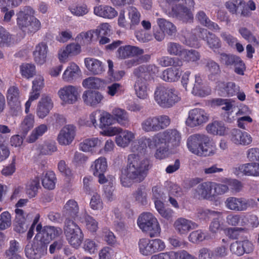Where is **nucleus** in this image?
<instances>
[{
  "mask_svg": "<svg viewBox=\"0 0 259 259\" xmlns=\"http://www.w3.org/2000/svg\"><path fill=\"white\" fill-rule=\"evenodd\" d=\"M208 120V116L203 110L196 108L190 111L186 123L190 127H194L203 124Z\"/></svg>",
  "mask_w": 259,
  "mask_h": 259,
  "instance_id": "11",
  "label": "nucleus"
},
{
  "mask_svg": "<svg viewBox=\"0 0 259 259\" xmlns=\"http://www.w3.org/2000/svg\"><path fill=\"white\" fill-rule=\"evenodd\" d=\"M25 254L29 259H40L44 255V249L42 247L36 245L28 244L26 246Z\"/></svg>",
  "mask_w": 259,
  "mask_h": 259,
  "instance_id": "36",
  "label": "nucleus"
},
{
  "mask_svg": "<svg viewBox=\"0 0 259 259\" xmlns=\"http://www.w3.org/2000/svg\"><path fill=\"white\" fill-rule=\"evenodd\" d=\"M48 130V126L41 124L36 127L31 132L30 135L26 139V142L32 143L35 142L40 137L42 136Z\"/></svg>",
  "mask_w": 259,
  "mask_h": 259,
  "instance_id": "43",
  "label": "nucleus"
},
{
  "mask_svg": "<svg viewBox=\"0 0 259 259\" xmlns=\"http://www.w3.org/2000/svg\"><path fill=\"white\" fill-rule=\"evenodd\" d=\"M244 6V2L242 0H233L226 3L225 6L230 12L233 14H239L241 8Z\"/></svg>",
  "mask_w": 259,
  "mask_h": 259,
  "instance_id": "48",
  "label": "nucleus"
},
{
  "mask_svg": "<svg viewBox=\"0 0 259 259\" xmlns=\"http://www.w3.org/2000/svg\"><path fill=\"white\" fill-rule=\"evenodd\" d=\"M15 211L16 214L15 231L19 233H23L27 230L28 227L26 220L30 219L31 214H27L25 218L24 215V211L22 209L16 208Z\"/></svg>",
  "mask_w": 259,
  "mask_h": 259,
  "instance_id": "23",
  "label": "nucleus"
},
{
  "mask_svg": "<svg viewBox=\"0 0 259 259\" xmlns=\"http://www.w3.org/2000/svg\"><path fill=\"white\" fill-rule=\"evenodd\" d=\"M48 47L46 43L41 42L38 44L33 51L34 59L36 63L42 64L46 62Z\"/></svg>",
  "mask_w": 259,
  "mask_h": 259,
  "instance_id": "32",
  "label": "nucleus"
},
{
  "mask_svg": "<svg viewBox=\"0 0 259 259\" xmlns=\"http://www.w3.org/2000/svg\"><path fill=\"white\" fill-rule=\"evenodd\" d=\"M53 106V103L51 98L48 95H42L37 105V115L40 118H45L49 114Z\"/></svg>",
  "mask_w": 259,
  "mask_h": 259,
  "instance_id": "22",
  "label": "nucleus"
},
{
  "mask_svg": "<svg viewBox=\"0 0 259 259\" xmlns=\"http://www.w3.org/2000/svg\"><path fill=\"white\" fill-rule=\"evenodd\" d=\"M149 169V161L141 155L130 154L127 164L121 171L120 182L124 187H129L134 183H139L144 180Z\"/></svg>",
  "mask_w": 259,
  "mask_h": 259,
  "instance_id": "1",
  "label": "nucleus"
},
{
  "mask_svg": "<svg viewBox=\"0 0 259 259\" xmlns=\"http://www.w3.org/2000/svg\"><path fill=\"white\" fill-rule=\"evenodd\" d=\"M63 231L68 243L74 248H78L83 241V234L74 221H65Z\"/></svg>",
  "mask_w": 259,
  "mask_h": 259,
  "instance_id": "6",
  "label": "nucleus"
},
{
  "mask_svg": "<svg viewBox=\"0 0 259 259\" xmlns=\"http://www.w3.org/2000/svg\"><path fill=\"white\" fill-rule=\"evenodd\" d=\"M79 206L76 201L73 199L68 200L63 207V215L65 221L74 220L78 217Z\"/></svg>",
  "mask_w": 259,
  "mask_h": 259,
  "instance_id": "25",
  "label": "nucleus"
},
{
  "mask_svg": "<svg viewBox=\"0 0 259 259\" xmlns=\"http://www.w3.org/2000/svg\"><path fill=\"white\" fill-rule=\"evenodd\" d=\"M253 249V244L248 240L236 241L230 245V251L237 256L242 255L245 253H249Z\"/></svg>",
  "mask_w": 259,
  "mask_h": 259,
  "instance_id": "17",
  "label": "nucleus"
},
{
  "mask_svg": "<svg viewBox=\"0 0 259 259\" xmlns=\"http://www.w3.org/2000/svg\"><path fill=\"white\" fill-rule=\"evenodd\" d=\"M213 183L205 182L197 185L192 191V195L194 198L202 200L207 199L213 196Z\"/></svg>",
  "mask_w": 259,
  "mask_h": 259,
  "instance_id": "12",
  "label": "nucleus"
},
{
  "mask_svg": "<svg viewBox=\"0 0 259 259\" xmlns=\"http://www.w3.org/2000/svg\"><path fill=\"white\" fill-rule=\"evenodd\" d=\"M107 94L111 96L120 95L124 91L123 87L119 83H112L107 87Z\"/></svg>",
  "mask_w": 259,
  "mask_h": 259,
  "instance_id": "57",
  "label": "nucleus"
},
{
  "mask_svg": "<svg viewBox=\"0 0 259 259\" xmlns=\"http://www.w3.org/2000/svg\"><path fill=\"white\" fill-rule=\"evenodd\" d=\"M58 95L64 103L72 104L77 101L78 93L75 87L69 85L61 88Z\"/></svg>",
  "mask_w": 259,
  "mask_h": 259,
  "instance_id": "16",
  "label": "nucleus"
},
{
  "mask_svg": "<svg viewBox=\"0 0 259 259\" xmlns=\"http://www.w3.org/2000/svg\"><path fill=\"white\" fill-rule=\"evenodd\" d=\"M33 14V10L29 7H25L23 10L17 14V24L19 28L23 32H26V28L31 20L32 14Z\"/></svg>",
  "mask_w": 259,
  "mask_h": 259,
  "instance_id": "20",
  "label": "nucleus"
},
{
  "mask_svg": "<svg viewBox=\"0 0 259 259\" xmlns=\"http://www.w3.org/2000/svg\"><path fill=\"white\" fill-rule=\"evenodd\" d=\"M39 187V181L37 178L30 182L27 185L26 189L27 194L29 195V197H33L36 195Z\"/></svg>",
  "mask_w": 259,
  "mask_h": 259,
  "instance_id": "60",
  "label": "nucleus"
},
{
  "mask_svg": "<svg viewBox=\"0 0 259 259\" xmlns=\"http://www.w3.org/2000/svg\"><path fill=\"white\" fill-rule=\"evenodd\" d=\"M12 36L7 30L0 25V47L9 46L12 42Z\"/></svg>",
  "mask_w": 259,
  "mask_h": 259,
  "instance_id": "52",
  "label": "nucleus"
},
{
  "mask_svg": "<svg viewBox=\"0 0 259 259\" xmlns=\"http://www.w3.org/2000/svg\"><path fill=\"white\" fill-rule=\"evenodd\" d=\"M113 119L120 125L127 127L129 125L130 120L128 113L123 109L115 108L112 111Z\"/></svg>",
  "mask_w": 259,
  "mask_h": 259,
  "instance_id": "29",
  "label": "nucleus"
},
{
  "mask_svg": "<svg viewBox=\"0 0 259 259\" xmlns=\"http://www.w3.org/2000/svg\"><path fill=\"white\" fill-rule=\"evenodd\" d=\"M82 98L86 105L96 107L101 102L104 96L98 91L87 90L83 93Z\"/></svg>",
  "mask_w": 259,
  "mask_h": 259,
  "instance_id": "19",
  "label": "nucleus"
},
{
  "mask_svg": "<svg viewBox=\"0 0 259 259\" xmlns=\"http://www.w3.org/2000/svg\"><path fill=\"white\" fill-rule=\"evenodd\" d=\"M76 134V127L73 124L64 126L60 131L57 140L62 145H68L74 140Z\"/></svg>",
  "mask_w": 259,
  "mask_h": 259,
  "instance_id": "15",
  "label": "nucleus"
},
{
  "mask_svg": "<svg viewBox=\"0 0 259 259\" xmlns=\"http://www.w3.org/2000/svg\"><path fill=\"white\" fill-rule=\"evenodd\" d=\"M190 75L189 71L186 72L182 76L181 82L186 91H192L194 85V81L192 78L190 77Z\"/></svg>",
  "mask_w": 259,
  "mask_h": 259,
  "instance_id": "62",
  "label": "nucleus"
},
{
  "mask_svg": "<svg viewBox=\"0 0 259 259\" xmlns=\"http://www.w3.org/2000/svg\"><path fill=\"white\" fill-rule=\"evenodd\" d=\"M183 50V47L179 43L170 42L167 46V51L170 55L181 57Z\"/></svg>",
  "mask_w": 259,
  "mask_h": 259,
  "instance_id": "53",
  "label": "nucleus"
},
{
  "mask_svg": "<svg viewBox=\"0 0 259 259\" xmlns=\"http://www.w3.org/2000/svg\"><path fill=\"white\" fill-rule=\"evenodd\" d=\"M146 139L145 141L139 140L137 142H134L132 146V150L133 152L132 154L138 155L144 157V154L146 149V144L148 143Z\"/></svg>",
  "mask_w": 259,
  "mask_h": 259,
  "instance_id": "46",
  "label": "nucleus"
},
{
  "mask_svg": "<svg viewBox=\"0 0 259 259\" xmlns=\"http://www.w3.org/2000/svg\"><path fill=\"white\" fill-rule=\"evenodd\" d=\"M40 26L41 24L39 21L32 16L26 28V32L34 33L40 29Z\"/></svg>",
  "mask_w": 259,
  "mask_h": 259,
  "instance_id": "63",
  "label": "nucleus"
},
{
  "mask_svg": "<svg viewBox=\"0 0 259 259\" xmlns=\"http://www.w3.org/2000/svg\"><path fill=\"white\" fill-rule=\"evenodd\" d=\"M63 233L60 227L46 226L40 232V241L44 244L48 243L56 237L60 236Z\"/></svg>",
  "mask_w": 259,
  "mask_h": 259,
  "instance_id": "18",
  "label": "nucleus"
},
{
  "mask_svg": "<svg viewBox=\"0 0 259 259\" xmlns=\"http://www.w3.org/2000/svg\"><path fill=\"white\" fill-rule=\"evenodd\" d=\"M80 44L79 43H71L59 54V59L64 61L69 56H76L81 52Z\"/></svg>",
  "mask_w": 259,
  "mask_h": 259,
  "instance_id": "31",
  "label": "nucleus"
},
{
  "mask_svg": "<svg viewBox=\"0 0 259 259\" xmlns=\"http://www.w3.org/2000/svg\"><path fill=\"white\" fill-rule=\"evenodd\" d=\"M90 194L92 195L90 201L91 208L94 210L101 209L103 206V203L100 195L94 191H92V194L91 193Z\"/></svg>",
  "mask_w": 259,
  "mask_h": 259,
  "instance_id": "61",
  "label": "nucleus"
},
{
  "mask_svg": "<svg viewBox=\"0 0 259 259\" xmlns=\"http://www.w3.org/2000/svg\"><path fill=\"white\" fill-rule=\"evenodd\" d=\"M144 53L142 49L137 47L130 45L120 47L117 51V57L120 59H125L136 55H141Z\"/></svg>",
  "mask_w": 259,
  "mask_h": 259,
  "instance_id": "27",
  "label": "nucleus"
},
{
  "mask_svg": "<svg viewBox=\"0 0 259 259\" xmlns=\"http://www.w3.org/2000/svg\"><path fill=\"white\" fill-rule=\"evenodd\" d=\"M230 138L233 143L238 145H249L252 141V138L249 134L237 128H234L231 131Z\"/></svg>",
  "mask_w": 259,
  "mask_h": 259,
  "instance_id": "21",
  "label": "nucleus"
},
{
  "mask_svg": "<svg viewBox=\"0 0 259 259\" xmlns=\"http://www.w3.org/2000/svg\"><path fill=\"white\" fill-rule=\"evenodd\" d=\"M94 14L104 18L112 19L117 15L114 8L108 6L100 5L94 9Z\"/></svg>",
  "mask_w": 259,
  "mask_h": 259,
  "instance_id": "30",
  "label": "nucleus"
},
{
  "mask_svg": "<svg viewBox=\"0 0 259 259\" xmlns=\"http://www.w3.org/2000/svg\"><path fill=\"white\" fill-rule=\"evenodd\" d=\"M181 140L180 133L176 129H167L162 132L155 134L152 138L146 140L150 148H154L161 144L172 146H178Z\"/></svg>",
  "mask_w": 259,
  "mask_h": 259,
  "instance_id": "3",
  "label": "nucleus"
},
{
  "mask_svg": "<svg viewBox=\"0 0 259 259\" xmlns=\"http://www.w3.org/2000/svg\"><path fill=\"white\" fill-rule=\"evenodd\" d=\"M206 130L209 133L220 136L224 135L227 132L224 124L218 121L208 124L206 126Z\"/></svg>",
  "mask_w": 259,
  "mask_h": 259,
  "instance_id": "41",
  "label": "nucleus"
},
{
  "mask_svg": "<svg viewBox=\"0 0 259 259\" xmlns=\"http://www.w3.org/2000/svg\"><path fill=\"white\" fill-rule=\"evenodd\" d=\"M183 60L186 62H196L200 58L199 53L195 50H188L184 49L181 56Z\"/></svg>",
  "mask_w": 259,
  "mask_h": 259,
  "instance_id": "45",
  "label": "nucleus"
},
{
  "mask_svg": "<svg viewBox=\"0 0 259 259\" xmlns=\"http://www.w3.org/2000/svg\"><path fill=\"white\" fill-rule=\"evenodd\" d=\"M209 139L203 134H196L190 136L187 139V147L193 153L200 156H207L209 154L207 144Z\"/></svg>",
  "mask_w": 259,
  "mask_h": 259,
  "instance_id": "7",
  "label": "nucleus"
},
{
  "mask_svg": "<svg viewBox=\"0 0 259 259\" xmlns=\"http://www.w3.org/2000/svg\"><path fill=\"white\" fill-rule=\"evenodd\" d=\"M80 73L79 67L74 63H71L65 70L62 78L65 81H71L77 78Z\"/></svg>",
  "mask_w": 259,
  "mask_h": 259,
  "instance_id": "35",
  "label": "nucleus"
},
{
  "mask_svg": "<svg viewBox=\"0 0 259 259\" xmlns=\"http://www.w3.org/2000/svg\"><path fill=\"white\" fill-rule=\"evenodd\" d=\"M205 234L201 230H197L192 232L189 236L190 241L193 243L201 242L205 239Z\"/></svg>",
  "mask_w": 259,
  "mask_h": 259,
  "instance_id": "64",
  "label": "nucleus"
},
{
  "mask_svg": "<svg viewBox=\"0 0 259 259\" xmlns=\"http://www.w3.org/2000/svg\"><path fill=\"white\" fill-rule=\"evenodd\" d=\"M181 75V71L179 68L170 67L163 71L162 78L167 82L177 81Z\"/></svg>",
  "mask_w": 259,
  "mask_h": 259,
  "instance_id": "39",
  "label": "nucleus"
},
{
  "mask_svg": "<svg viewBox=\"0 0 259 259\" xmlns=\"http://www.w3.org/2000/svg\"><path fill=\"white\" fill-rule=\"evenodd\" d=\"M196 19L202 25L213 30H219L218 25L211 22L203 11H199L196 15Z\"/></svg>",
  "mask_w": 259,
  "mask_h": 259,
  "instance_id": "38",
  "label": "nucleus"
},
{
  "mask_svg": "<svg viewBox=\"0 0 259 259\" xmlns=\"http://www.w3.org/2000/svg\"><path fill=\"white\" fill-rule=\"evenodd\" d=\"M157 22L160 29L165 35L172 36L176 34L177 27L172 22L163 18L158 19Z\"/></svg>",
  "mask_w": 259,
  "mask_h": 259,
  "instance_id": "34",
  "label": "nucleus"
},
{
  "mask_svg": "<svg viewBox=\"0 0 259 259\" xmlns=\"http://www.w3.org/2000/svg\"><path fill=\"white\" fill-rule=\"evenodd\" d=\"M128 15L130 20V28L134 29L135 26L138 25L140 22V13L136 8L130 7L128 8Z\"/></svg>",
  "mask_w": 259,
  "mask_h": 259,
  "instance_id": "44",
  "label": "nucleus"
},
{
  "mask_svg": "<svg viewBox=\"0 0 259 259\" xmlns=\"http://www.w3.org/2000/svg\"><path fill=\"white\" fill-rule=\"evenodd\" d=\"M95 171L94 175L99 173L105 172L107 168L106 159L104 157H100L95 161Z\"/></svg>",
  "mask_w": 259,
  "mask_h": 259,
  "instance_id": "58",
  "label": "nucleus"
},
{
  "mask_svg": "<svg viewBox=\"0 0 259 259\" xmlns=\"http://www.w3.org/2000/svg\"><path fill=\"white\" fill-rule=\"evenodd\" d=\"M225 203L227 208L231 210L239 211L244 210V198H243L231 197L227 198Z\"/></svg>",
  "mask_w": 259,
  "mask_h": 259,
  "instance_id": "37",
  "label": "nucleus"
},
{
  "mask_svg": "<svg viewBox=\"0 0 259 259\" xmlns=\"http://www.w3.org/2000/svg\"><path fill=\"white\" fill-rule=\"evenodd\" d=\"M109 24L108 23H102L95 30H91L87 32L80 33L76 38V40L81 45H85L90 43L94 34L97 37L101 34L105 35L108 30Z\"/></svg>",
  "mask_w": 259,
  "mask_h": 259,
  "instance_id": "10",
  "label": "nucleus"
},
{
  "mask_svg": "<svg viewBox=\"0 0 259 259\" xmlns=\"http://www.w3.org/2000/svg\"><path fill=\"white\" fill-rule=\"evenodd\" d=\"M84 64L87 69L94 75L101 74L105 71L103 63L97 59L86 58L84 59Z\"/></svg>",
  "mask_w": 259,
  "mask_h": 259,
  "instance_id": "24",
  "label": "nucleus"
},
{
  "mask_svg": "<svg viewBox=\"0 0 259 259\" xmlns=\"http://www.w3.org/2000/svg\"><path fill=\"white\" fill-rule=\"evenodd\" d=\"M20 95V91L16 85L10 87L7 90L6 98L10 108V112L12 116H17L21 111L19 100Z\"/></svg>",
  "mask_w": 259,
  "mask_h": 259,
  "instance_id": "9",
  "label": "nucleus"
},
{
  "mask_svg": "<svg viewBox=\"0 0 259 259\" xmlns=\"http://www.w3.org/2000/svg\"><path fill=\"white\" fill-rule=\"evenodd\" d=\"M20 69L21 75L26 78L32 77L35 73V67L32 64L23 63Z\"/></svg>",
  "mask_w": 259,
  "mask_h": 259,
  "instance_id": "51",
  "label": "nucleus"
},
{
  "mask_svg": "<svg viewBox=\"0 0 259 259\" xmlns=\"http://www.w3.org/2000/svg\"><path fill=\"white\" fill-rule=\"evenodd\" d=\"M139 246L140 252L145 255H148L153 253L151 247V240L142 238L139 242Z\"/></svg>",
  "mask_w": 259,
  "mask_h": 259,
  "instance_id": "50",
  "label": "nucleus"
},
{
  "mask_svg": "<svg viewBox=\"0 0 259 259\" xmlns=\"http://www.w3.org/2000/svg\"><path fill=\"white\" fill-rule=\"evenodd\" d=\"M100 143L98 138L86 139L80 144V149L84 152L92 151L93 149L100 145Z\"/></svg>",
  "mask_w": 259,
  "mask_h": 259,
  "instance_id": "49",
  "label": "nucleus"
},
{
  "mask_svg": "<svg viewBox=\"0 0 259 259\" xmlns=\"http://www.w3.org/2000/svg\"><path fill=\"white\" fill-rule=\"evenodd\" d=\"M154 99L161 108H169L179 102L181 97L179 92L174 88L159 86L155 89Z\"/></svg>",
  "mask_w": 259,
  "mask_h": 259,
  "instance_id": "2",
  "label": "nucleus"
},
{
  "mask_svg": "<svg viewBox=\"0 0 259 259\" xmlns=\"http://www.w3.org/2000/svg\"><path fill=\"white\" fill-rule=\"evenodd\" d=\"M148 84L145 81L137 80L135 84V90L137 97L142 99H146L148 96Z\"/></svg>",
  "mask_w": 259,
  "mask_h": 259,
  "instance_id": "42",
  "label": "nucleus"
},
{
  "mask_svg": "<svg viewBox=\"0 0 259 259\" xmlns=\"http://www.w3.org/2000/svg\"><path fill=\"white\" fill-rule=\"evenodd\" d=\"M12 224L11 215L8 211H4L0 214V230L9 228Z\"/></svg>",
  "mask_w": 259,
  "mask_h": 259,
  "instance_id": "55",
  "label": "nucleus"
},
{
  "mask_svg": "<svg viewBox=\"0 0 259 259\" xmlns=\"http://www.w3.org/2000/svg\"><path fill=\"white\" fill-rule=\"evenodd\" d=\"M217 215H220V212L202 208H199L197 210V216L200 220H208Z\"/></svg>",
  "mask_w": 259,
  "mask_h": 259,
  "instance_id": "56",
  "label": "nucleus"
},
{
  "mask_svg": "<svg viewBox=\"0 0 259 259\" xmlns=\"http://www.w3.org/2000/svg\"><path fill=\"white\" fill-rule=\"evenodd\" d=\"M185 5V0L176 2L171 4L170 15L174 18L184 23H191L193 22L194 16L192 12Z\"/></svg>",
  "mask_w": 259,
  "mask_h": 259,
  "instance_id": "8",
  "label": "nucleus"
},
{
  "mask_svg": "<svg viewBox=\"0 0 259 259\" xmlns=\"http://www.w3.org/2000/svg\"><path fill=\"white\" fill-rule=\"evenodd\" d=\"M105 81L100 78L90 76L83 80L82 86L87 89H99L103 87Z\"/></svg>",
  "mask_w": 259,
  "mask_h": 259,
  "instance_id": "40",
  "label": "nucleus"
},
{
  "mask_svg": "<svg viewBox=\"0 0 259 259\" xmlns=\"http://www.w3.org/2000/svg\"><path fill=\"white\" fill-rule=\"evenodd\" d=\"M137 223L140 228L147 232L151 238L160 235V225L157 219L151 213H142L138 218Z\"/></svg>",
  "mask_w": 259,
  "mask_h": 259,
  "instance_id": "5",
  "label": "nucleus"
},
{
  "mask_svg": "<svg viewBox=\"0 0 259 259\" xmlns=\"http://www.w3.org/2000/svg\"><path fill=\"white\" fill-rule=\"evenodd\" d=\"M174 227L178 234L186 235L190 231L196 229L198 225L191 220L184 218H179L175 221Z\"/></svg>",
  "mask_w": 259,
  "mask_h": 259,
  "instance_id": "14",
  "label": "nucleus"
},
{
  "mask_svg": "<svg viewBox=\"0 0 259 259\" xmlns=\"http://www.w3.org/2000/svg\"><path fill=\"white\" fill-rule=\"evenodd\" d=\"M34 124V118L32 114H28L24 117L20 125L21 130L24 136L33 128Z\"/></svg>",
  "mask_w": 259,
  "mask_h": 259,
  "instance_id": "47",
  "label": "nucleus"
},
{
  "mask_svg": "<svg viewBox=\"0 0 259 259\" xmlns=\"http://www.w3.org/2000/svg\"><path fill=\"white\" fill-rule=\"evenodd\" d=\"M38 148L40 152L44 155L51 154L57 150L55 144L53 142H47L43 145H39Z\"/></svg>",
  "mask_w": 259,
  "mask_h": 259,
  "instance_id": "59",
  "label": "nucleus"
},
{
  "mask_svg": "<svg viewBox=\"0 0 259 259\" xmlns=\"http://www.w3.org/2000/svg\"><path fill=\"white\" fill-rule=\"evenodd\" d=\"M219 88L222 92L221 95L228 97H233L236 95L240 90L239 87L233 82H221L219 84Z\"/></svg>",
  "mask_w": 259,
  "mask_h": 259,
  "instance_id": "33",
  "label": "nucleus"
},
{
  "mask_svg": "<svg viewBox=\"0 0 259 259\" xmlns=\"http://www.w3.org/2000/svg\"><path fill=\"white\" fill-rule=\"evenodd\" d=\"M55 176L54 172H48L42 180V184L47 189H53L55 188Z\"/></svg>",
  "mask_w": 259,
  "mask_h": 259,
  "instance_id": "54",
  "label": "nucleus"
},
{
  "mask_svg": "<svg viewBox=\"0 0 259 259\" xmlns=\"http://www.w3.org/2000/svg\"><path fill=\"white\" fill-rule=\"evenodd\" d=\"M170 121L169 117L166 115L149 116L142 121L141 126L146 133L157 132L168 127Z\"/></svg>",
  "mask_w": 259,
  "mask_h": 259,
  "instance_id": "4",
  "label": "nucleus"
},
{
  "mask_svg": "<svg viewBox=\"0 0 259 259\" xmlns=\"http://www.w3.org/2000/svg\"><path fill=\"white\" fill-rule=\"evenodd\" d=\"M135 138V133L128 130H122L116 137V143L121 147H126Z\"/></svg>",
  "mask_w": 259,
  "mask_h": 259,
  "instance_id": "28",
  "label": "nucleus"
},
{
  "mask_svg": "<svg viewBox=\"0 0 259 259\" xmlns=\"http://www.w3.org/2000/svg\"><path fill=\"white\" fill-rule=\"evenodd\" d=\"M235 174L238 176H259V164L250 163L240 165L236 168Z\"/></svg>",
  "mask_w": 259,
  "mask_h": 259,
  "instance_id": "26",
  "label": "nucleus"
},
{
  "mask_svg": "<svg viewBox=\"0 0 259 259\" xmlns=\"http://www.w3.org/2000/svg\"><path fill=\"white\" fill-rule=\"evenodd\" d=\"M158 72L157 67L154 65H143L135 68L134 74L137 77V80L145 81L150 80L153 75Z\"/></svg>",
  "mask_w": 259,
  "mask_h": 259,
  "instance_id": "13",
  "label": "nucleus"
}]
</instances>
